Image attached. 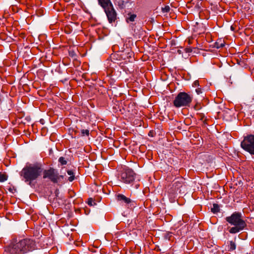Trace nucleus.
<instances>
[{"instance_id":"obj_17","label":"nucleus","mask_w":254,"mask_h":254,"mask_svg":"<svg viewBox=\"0 0 254 254\" xmlns=\"http://www.w3.org/2000/svg\"><path fill=\"white\" fill-rule=\"evenodd\" d=\"M173 186L174 187V189L176 190L182 187V183L180 181H176L173 183Z\"/></svg>"},{"instance_id":"obj_25","label":"nucleus","mask_w":254,"mask_h":254,"mask_svg":"<svg viewBox=\"0 0 254 254\" xmlns=\"http://www.w3.org/2000/svg\"><path fill=\"white\" fill-rule=\"evenodd\" d=\"M38 76H40V78L43 77V76L44 74V71L42 69H39L38 70L37 72Z\"/></svg>"},{"instance_id":"obj_18","label":"nucleus","mask_w":254,"mask_h":254,"mask_svg":"<svg viewBox=\"0 0 254 254\" xmlns=\"http://www.w3.org/2000/svg\"><path fill=\"white\" fill-rule=\"evenodd\" d=\"M230 245L229 246L228 251H232L236 249V245L235 242L233 241L229 242Z\"/></svg>"},{"instance_id":"obj_26","label":"nucleus","mask_w":254,"mask_h":254,"mask_svg":"<svg viewBox=\"0 0 254 254\" xmlns=\"http://www.w3.org/2000/svg\"><path fill=\"white\" fill-rule=\"evenodd\" d=\"M34 236H35L36 237H37V240H39L40 238V237H42V234L39 230L38 231H37V233L36 234H34Z\"/></svg>"},{"instance_id":"obj_28","label":"nucleus","mask_w":254,"mask_h":254,"mask_svg":"<svg viewBox=\"0 0 254 254\" xmlns=\"http://www.w3.org/2000/svg\"><path fill=\"white\" fill-rule=\"evenodd\" d=\"M195 92L197 94L199 95L202 93V90L201 88L198 87L195 89Z\"/></svg>"},{"instance_id":"obj_11","label":"nucleus","mask_w":254,"mask_h":254,"mask_svg":"<svg viewBox=\"0 0 254 254\" xmlns=\"http://www.w3.org/2000/svg\"><path fill=\"white\" fill-rule=\"evenodd\" d=\"M99 4L103 8L111 6L112 3L110 0H98Z\"/></svg>"},{"instance_id":"obj_7","label":"nucleus","mask_w":254,"mask_h":254,"mask_svg":"<svg viewBox=\"0 0 254 254\" xmlns=\"http://www.w3.org/2000/svg\"><path fill=\"white\" fill-rule=\"evenodd\" d=\"M241 145L244 150L254 155V135H249L245 137Z\"/></svg>"},{"instance_id":"obj_3","label":"nucleus","mask_w":254,"mask_h":254,"mask_svg":"<svg viewBox=\"0 0 254 254\" xmlns=\"http://www.w3.org/2000/svg\"><path fill=\"white\" fill-rule=\"evenodd\" d=\"M120 181L135 189H138L140 185L139 177L130 169H127L121 173Z\"/></svg>"},{"instance_id":"obj_21","label":"nucleus","mask_w":254,"mask_h":254,"mask_svg":"<svg viewBox=\"0 0 254 254\" xmlns=\"http://www.w3.org/2000/svg\"><path fill=\"white\" fill-rule=\"evenodd\" d=\"M87 204L89 206H94L96 204V203L92 198H89L87 201Z\"/></svg>"},{"instance_id":"obj_10","label":"nucleus","mask_w":254,"mask_h":254,"mask_svg":"<svg viewBox=\"0 0 254 254\" xmlns=\"http://www.w3.org/2000/svg\"><path fill=\"white\" fill-rule=\"evenodd\" d=\"M42 170L43 168L41 163L36 162L33 164V180L41 175Z\"/></svg>"},{"instance_id":"obj_15","label":"nucleus","mask_w":254,"mask_h":254,"mask_svg":"<svg viewBox=\"0 0 254 254\" xmlns=\"http://www.w3.org/2000/svg\"><path fill=\"white\" fill-rule=\"evenodd\" d=\"M211 212L213 213H217L220 211L219 206L218 204L214 203L213 204V207L211 209Z\"/></svg>"},{"instance_id":"obj_14","label":"nucleus","mask_w":254,"mask_h":254,"mask_svg":"<svg viewBox=\"0 0 254 254\" xmlns=\"http://www.w3.org/2000/svg\"><path fill=\"white\" fill-rule=\"evenodd\" d=\"M45 10L43 7L37 8L36 9V14L37 16L40 17L44 15Z\"/></svg>"},{"instance_id":"obj_33","label":"nucleus","mask_w":254,"mask_h":254,"mask_svg":"<svg viewBox=\"0 0 254 254\" xmlns=\"http://www.w3.org/2000/svg\"><path fill=\"white\" fill-rule=\"evenodd\" d=\"M36 216H35L33 215V216H32V218H33V220L35 219L36 218Z\"/></svg>"},{"instance_id":"obj_6","label":"nucleus","mask_w":254,"mask_h":254,"mask_svg":"<svg viewBox=\"0 0 254 254\" xmlns=\"http://www.w3.org/2000/svg\"><path fill=\"white\" fill-rule=\"evenodd\" d=\"M21 180L28 185L32 183V164L28 163L19 172Z\"/></svg>"},{"instance_id":"obj_19","label":"nucleus","mask_w":254,"mask_h":254,"mask_svg":"<svg viewBox=\"0 0 254 254\" xmlns=\"http://www.w3.org/2000/svg\"><path fill=\"white\" fill-rule=\"evenodd\" d=\"M7 179V176L6 174L0 172V182H3L6 181Z\"/></svg>"},{"instance_id":"obj_9","label":"nucleus","mask_w":254,"mask_h":254,"mask_svg":"<svg viewBox=\"0 0 254 254\" xmlns=\"http://www.w3.org/2000/svg\"><path fill=\"white\" fill-rule=\"evenodd\" d=\"M116 199L118 201L127 204L128 207H133L135 205V203L133 201L128 197H126L125 195L119 193L116 195Z\"/></svg>"},{"instance_id":"obj_20","label":"nucleus","mask_w":254,"mask_h":254,"mask_svg":"<svg viewBox=\"0 0 254 254\" xmlns=\"http://www.w3.org/2000/svg\"><path fill=\"white\" fill-rule=\"evenodd\" d=\"M59 162L62 165H66L67 161L64 157H60L59 159Z\"/></svg>"},{"instance_id":"obj_5","label":"nucleus","mask_w":254,"mask_h":254,"mask_svg":"<svg viewBox=\"0 0 254 254\" xmlns=\"http://www.w3.org/2000/svg\"><path fill=\"white\" fill-rule=\"evenodd\" d=\"M63 178V176L60 175L58 171L53 168L45 170L43 172V178L47 179L54 184L58 183L60 178Z\"/></svg>"},{"instance_id":"obj_29","label":"nucleus","mask_w":254,"mask_h":254,"mask_svg":"<svg viewBox=\"0 0 254 254\" xmlns=\"http://www.w3.org/2000/svg\"><path fill=\"white\" fill-rule=\"evenodd\" d=\"M15 190H16L15 189V188H14V187H12V188H9L8 189V190H9L10 192H12V193H14V192L15 191Z\"/></svg>"},{"instance_id":"obj_12","label":"nucleus","mask_w":254,"mask_h":254,"mask_svg":"<svg viewBox=\"0 0 254 254\" xmlns=\"http://www.w3.org/2000/svg\"><path fill=\"white\" fill-rule=\"evenodd\" d=\"M136 18V15L135 14H132L131 13H128L127 14L126 17V20L127 22L129 23L130 22H133L135 20V19Z\"/></svg>"},{"instance_id":"obj_24","label":"nucleus","mask_w":254,"mask_h":254,"mask_svg":"<svg viewBox=\"0 0 254 254\" xmlns=\"http://www.w3.org/2000/svg\"><path fill=\"white\" fill-rule=\"evenodd\" d=\"M170 10V7L168 5L165 6L164 7L162 8V11L164 13L168 12Z\"/></svg>"},{"instance_id":"obj_22","label":"nucleus","mask_w":254,"mask_h":254,"mask_svg":"<svg viewBox=\"0 0 254 254\" xmlns=\"http://www.w3.org/2000/svg\"><path fill=\"white\" fill-rule=\"evenodd\" d=\"M197 117L200 120L204 122V119L205 118V115L203 113H197L196 114Z\"/></svg>"},{"instance_id":"obj_31","label":"nucleus","mask_w":254,"mask_h":254,"mask_svg":"<svg viewBox=\"0 0 254 254\" xmlns=\"http://www.w3.org/2000/svg\"><path fill=\"white\" fill-rule=\"evenodd\" d=\"M38 50V49L37 47H33V53L35 52V51H37Z\"/></svg>"},{"instance_id":"obj_13","label":"nucleus","mask_w":254,"mask_h":254,"mask_svg":"<svg viewBox=\"0 0 254 254\" xmlns=\"http://www.w3.org/2000/svg\"><path fill=\"white\" fill-rule=\"evenodd\" d=\"M225 46L224 41H222L221 39L216 41L215 43V47L217 49L223 48Z\"/></svg>"},{"instance_id":"obj_32","label":"nucleus","mask_w":254,"mask_h":254,"mask_svg":"<svg viewBox=\"0 0 254 254\" xmlns=\"http://www.w3.org/2000/svg\"><path fill=\"white\" fill-rule=\"evenodd\" d=\"M36 240L35 239L34 240H33V244H32V245H33V249L34 248V245H35V243H36Z\"/></svg>"},{"instance_id":"obj_27","label":"nucleus","mask_w":254,"mask_h":254,"mask_svg":"<svg viewBox=\"0 0 254 254\" xmlns=\"http://www.w3.org/2000/svg\"><path fill=\"white\" fill-rule=\"evenodd\" d=\"M192 87H198L199 86V81L198 80H195L194 81L192 84Z\"/></svg>"},{"instance_id":"obj_8","label":"nucleus","mask_w":254,"mask_h":254,"mask_svg":"<svg viewBox=\"0 0 254 254\" xmlns=\"http://www.w3.org/2000/svg\"><path fill=\"white\" fill-rule=\"evenodd\" d=\"M103 9L106 14L109 23H111L115 22L117 19V13L113 7V4Z\"/></svg>"},{"instance_id":"obj_30","label":"nucleus","mask_w":254,"mask_h":254,"mask_svg":"<svg viewBox=\"0 0 254 254\" xmlns=\"http://www.w3.org/2000/svg\"><path fill=\"white\" fill-rule=\"evenodd\" d=\"M194 108L195 110H199L200 109L199 107L197 105H195L194 107Z\"/></svg>"},{"instance_id":"obj_1","label":"nucleus","mask_w":254,"mask_h":254,"mask_svg":"<svg viewBox=\"0 0 254 254\" xmlns=\"http://www.w3.org/2000/svg\"><path fill=\"white\" fill-rule=\"evenodd\" d=\"M32 248V240L30 238L22 239L13 238L9 244L6 246L4 252L8 254H24Z\"/></svg>"},{"instance_id":"obj_23","label":"nucleus","mask_w":254,"mask_h":254,"mask_svg":"<svg viewBox=\"0 0 254 254\" xmlns=\"http://www.w3.org/2000/svg\"><path fill=\"white\" fill-rule=\"evenodd\" d=\"M81 132L82 136H88L89 135V130L88 129H82Z\"/></svg>"},{"instance_id":"obj_2","label":"nucleus","mask_w":254,"mask_h":254,"mask_svg":"<svg viewBox=\"0 0 254 254\" xmlns=\"http://www.w3.org/2000/svg\"><path fill=\"white\" fill-rule=\"evenodd\" d=\"M225 220L230 224L234 226L229 230L231 234L237 233L244 230L247 226L246 221L243 219L242 214L238 211H235L231 216L226 217Z\"/></svg>"},{"instance_id":"obj_16","label":"nucleus","mask_w":254,"mask_h":254,"mask_svg":"<svg viewBox=\"0 0 254 254\" xmlns=\"http://www.w3.org/2000/svg\"><path fill=\"white\" fill-rule=\"evenodd\" d=\"M67 173L70 177L68 178V180L69 182H72L74 180V172L72 170H67Z\"/></svg>"},{"instance_id":"obj_4","label":"nucleus","mask_w":254,"mask_h":254,"mask_svg":"<svg viewBox=\"0 0 254 254\" xmlns=\"http://www.w3.org/2000/svg\"><path fill=\"white\" fill-rule=\"evenodd\" d=\"M193 97L185 92L178 93L173 101V104L176 108L189 107L192 101Z\"/></svg>"}]
</instances>
